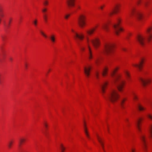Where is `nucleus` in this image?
<instances>
[{"instance_id":"bf43d9fd","label":"nucleus","mask_w":152,"mask_h":152,"mask_svg":"<svg viewBox=\"0 0 152 152\" xmlns=\"http://www.w3.org/2000/svg\"><path fill=\"white\" fill-rule=\"evenodd\" d=\"M50 71V70H49L48 71V72Z\"/></svg>"},{"instance_id":"9b49d317","label":"nucleus","mask_w":152,"mask_h":152,"mask_svg":"<svg viewBox=\"0 0 152 152\" xmlns=\"http://www.w3.org/2000/svg\"><path fill=\"white\" fill-rule=\"evenodd\" d=\"M90 41L96 48H97L99 47L100 45V43L99 40L98 38L92 39Z\"/></svg>"},{"instance_id":"7c9ffc66","label":"nucleus","mask_w":152,"mask_h":152,"mask_svg":"<svg viewBox=\"0 0 152 152\" xmlns=\"http://www.w3.org/2000/svg\"><path fill=\"white\" fill-rule=\"evenodd\" d=\"M118 69V67L116 68L115 69L113 70L111 73V75L113 77L114 76V75H115V72Z\"/></svg>"},{"instance_id":"c03bdc74","label":"nucleus","mask_w":152,"mask_h":152,"mask_svg":"<svg viewBox=\"0 0 152 152\" xmlns=\"http://www.w3.org/2000/svg\"><path fill=\"white\" fill-rule=\"evenodd\" d=\"M1 74H0V85H1L2 83V81L1 80Z\"/></svg>"},{"instance_id":"a211bd4d","label":"nucleus","mask_w":152,"mask_h":152,"mask_svg":"<svg viewBox=\"0 0 152 152\" xmlns=\"http://www.w3.org/2000/svg\"><path fill=\"white\" fill-rule=\"evenodd\" d=\"M75 0H67L66 1L67 5L69 7H73L75 5Z\"/></svg>"},{"instance_id":"f8f14e48","label":"nucleus","mask_w":152,"mask_h":152,"mask_svg":"<svg viewBox=\"0 0 152 152\" xmlns=\"http://www.w3.org/2000/svg\"><path fill=\"white\" fill-rule=\"evenodd\" d=\"M108 83L107 82H104L102 83L101 84L99 85L101 89V90L102 93V94L105 92V88L107 85Z\"/></svg>"},{"instance_id":"a878e982","label":"nucleus","mask_w":152,"mask_h":152,"mask_svg":"<svg viewBox=\"0 0 152 152\" xmlns=\"http://www.w3.org/2000/svg\"><path fill=\"white\" fill-rule=\"evenodd\" d=\"M108 70V69L107 68H104L103 70L102 71V75L103 76H104L106 75L107 73V71Z\"/></svg>"},{"instance_id":"473e14b6","label":"nucleus","mask_w":152,"mask_h":152,"mask_svg":"<svg viewBox=\"0 0 152 152\" xmlns=\"http://www.w3.org/2000/svg\"><path fill=\"white\" fill-rule=\"evenodd\" d=\"M99 61V58H97L94 60L95 63L96 64L98 65Z\"/></svg>"},{"instance_id":"f704fd0d","label":"nucleus","mask_w":152,"mask_h":152,"mask_svg":"<svg viewBox=\"0 0 152 152\" xmlns=\"http://www.w3.org/2000/svg\"><path fill=\"white\" fill-rule=\"evenodd\" d=\"M60 147L61 149V151H63L64 152V151L65 150V148L63 146L62 144H61L60 145Z\"/></svg>"},{"instance_id":"2f4dec72","label":"nucleus","mask_w":152,"mask_h":152,"mask_svg":"<svg viewBox=\"0 0 152 152\" xmlns=\"http://www.w3.org/2000/svg\"><path fill=\"white\" fill-rule=\"evenodd\" d=\"M149 4L150 2H145L144 3V5L146 8H148Z\"/></svg>"},{"instance_id":"0eeeda50","label":"nucleus","mask_w":152,"mask_h":152,"mask_svg":"<svg viewBox=\"0 0 152 152\" xmlns=\"http://www.w3.org/2000/svg\"><path fill=\"white\" fill-rule=\"evenodd\" d=\"M86 16L83 15H81L78 17L77 20V23L81 27H83L86 25L85 19Z\"/></svg>"},{"instance_id":"49530a36","label":"nucleus","mask_w":152,"mask_h":152,"mask_svg":"<svg viewBox=\"0 0 152 152\" xmlns=\"http://www.w3.org/2000/svg\"><path fill=\"white\" fill-rule=\"evenodd\" d=\"M47 11V9L44 8L42 10V11L44 13Z\"/></svg>"},{"instance_id":"e433bc0d","label":"nucleus","mask_w":152,"mask_h":152,"mask_svg":"<svg viewBox=\"0 0 152 152\" xmlns=\"http://www.w3.org/2000/svg\"><path fill=\"white\" fill-rule=\"evenodd\" d=\"M25 140L24 139H21L20 140V144H21L23 142L25 141Z\"/></svg>"},{"instance_id":"6ab92c4d","label":"nucleus","mask_w":152,"mask_h":152,"mask_svg":"<svg viewBox=\"0 0 152 152\" xmlns=\"http://www.w3.org/2000/svg\"><path fill=\"white\" fill-rule=\"evenodd\" d=\"M119 9L118 6L116 5L114 7V8L112 12H110L109 13V15H112L113 13H116L118 12Z\"/></svg>"},{"instance_id":"412c9836","label":"nucleus","mask_w":152,"mask_h":152,"mask_svg":"<svg viewBox=\"0 0 152 152\" xmlns=\"http://www.w3.org/2000/svg\"><path fill=\"white\" fill-rule=\"evenodd\" d=\"M4 9L2 7L0 6V17H4Z\"/></svg>"},{"instance_id":"f03ea898","label":"nucleus","mask_w":152,"mask_h":152,"mask_svg":"<svg viewBox=\"0 0 152 152\" xmlns=\"http://www.w3.org/2000/svg\"><path fill=\"white\" fill-rule=\"evenodd\" d=\"M103 96L107 101H110L113 103L116 102L119 97L117 91L113 89L110 90L107 96L104 95Z\"/></svg>"},{"instance_id":"58836bf2","label":"nucleus","mask_w":152,"mask_h":152,"mask_svg":"<svg viewBox=\"0 0 152 152\" xmlns=\"http://www.w3.org/2000/svg\"><path fill=\"white\" fill-rule=\"evenodd\" d=\"M70 16V14H66V15L65 16H64V18L65 19H67Z\"/></svg>"},{"instance_id":"79ce46f5","label":"nucleus","mask_w":152,"mask_h":152,"mask_svg":"<svg viewBox=\"0 0 152 152\" xmlns=\"http://www.w3.org/2000/svg\"><path fill=\"white\" fill-rule=\"evenodd\" d=\"M125 99H124L121 101V107H123V103L125 101Z\"/></svg>"},{"instance_id":"864d4df0","label":"nucleus","mask_w":152,"mask_h":152,"mask_svg":"<svg viewBox=\"0 0 152 152\" xmlns=\"http://www.w3.org/2000/svg\"><path fill=\"white\" fill-rule=\"evenodd\" d=\"M122 49L124 51H126V49L124 48H123Z\"/></svg>"},{"instance_id":"f257e3e1","label":"nucleus","mask_w":152,"mask_h":152,"mask_svg":"<svg viewBox=\"0 0 152 152\" xmlns=\"http://www.w3.org/2000/svg\"><path fill=\"white\" fill-rule=\"evenodd\" d=\"M143 119V118L141 117L138 118L136 122V126L137 129L140 133V137L142 142L144 151L146 152V136L144 134L141 132V129L140 127V123Z\"/></svg>"},{"instance_id":"2eb2a0df","label":"nucleus","mask_w":152,"mask_h":152,"mask_svg":"<svg viewBox=\"0 0 152 152\" xmlns=\"http://www.w3.org/2000/svg\"><path fill=\"white\" fill-rule=\"evenodd\" d=\"M96 136L98 141H99L100 144L101 145L103 150L105 152L104 143L103 142L102 139L101 137H100L98 134H97Z\"/></svg>"},{"instance_id":"b1692460","label":"nucleus","mask_w":152,"mask_h":152,"mask_svg":"<svg viewBox=\"0 0 152 152\" xmlns=\"http://www.w3.org/2000/svg\"><path fill=\"white\" fill-rule=\"evenodd\" d=\"M96 28V27L91 29V30H90L89 31H87L86 32L87 33H88V34H89V35H91V34H92L95 31Z\"/></svg>"},{"instance_id":"39448f33","label":"nucleus","mask_w":152,"mask_h":152,"mask_svg":"<svg viewBox=\"0 0 152 152\" xmlns=\"http://www.w3.org/2000/svg\"><path fill=\"white\" fill-rule=\"evenodd\" d=\"M129 16L135 17L139 20L141 19L142 18L141 13L134 8H132L131 10L129 12Z\"/></svg>"},{"instance_id":"de8ad7c7","label":"nucleus","mask_w":152,"mask_h":152,"mask_svg":"<svg viewBox=\"0 0 152 152\" xmlns=\"http://www.w3.org/2000/svg\"><path fill=\"white\" fill-rule=\"evenodd\" d=\"M1 37L2 39V40L3 41H4L5 39V37L4 36H2Z\"/></svg>"},{"instance_id":"f3484780","label":"nucleus","mask_w":152,"mask_h":152,"mask_svg":"<svg viewBox=\"0 0 152 152\" xmlns=\"http://www.w3.org/2000/svg\"><path fill=\"white\" fill-rule=\"evenodd\" d=\"M144 62L143 60L142 59L140 61L139 64H134L133 66L137 68H138V69L140 70H141L142 67V64Z\"/></svg>"},{"instance_id":"393cba45","label":"nucleus","mask_w":152,"mask_h":152,"mask_svg":"<svg viewBox=\"0 0 152 152\" xmlns=\"http://www.w3.org/2000/svg\"><path fill=\"white\" fill-rule=\"evenodd\" d=\"M102 28L106 32H107L108 31V27L107 25L106 24H104L102 26Z\"/></svg>"},{"instance_id":"a18cd8bd","label":"nucleus","mask_w":152,"mask_h":152,"mask_svg":"<svg viewBox=\"0 0 152 152\" xmlns=\"http://www.w3.org/2000/svg\"><path fill=\"white\" fill-rule=\"evenodd\" d=\"M44 19H45V21H46L47 20V18L46 16L45 15H44Z\"/></svg>"},{"instance_id":"9d476101","label":"nucleus","mask_w":152,"mask_h":152,"mask_svg":"<svg viewBox=\"0 0 152 152\" xmlns=\"http://www.w3.org/2000/svg\"><path fill=\"white\" fill-rule=\"evenodd\" d=\"M90 40L89 39L87 38V52L88 55V58L91 59L93 58V55L91 48L89 45V42Z\"/></svg>"},{"instance_id":"6e6552de","label":"nucleus","mask_w":152,"mask_h":152,"mask_svg":"<svg viewBox=\"0 0 152 152\" xmlns=\"http://www.w3.org/2000/svg\"><path fill=\"white\" fill-rule=\"evenodd\" d=\"M145 38L143 36L141 35H138L137 38L136 40L140 45L142 46H143L145 43Z\"/></svg>"},{"instance_id":"8fccbe9b","label":"nucleus","mask_w":152,"mask_h":152,"mask_svg":"<svg viewBox=\"0 0 152 152\" xmlns=\"http://www.w3.org/2000/svg\"><path fill=\"white\" fill-rule=\"evenodd\" d=\"M81 49L82 51H84L85 50V48L83 47H81Z\"/></svg>"},{"instance_id":"603ef678","label":"nucleus","mask_w":152,"mask_h":152,"mask_svg":"<svg viewBox=\"0 0 152 152\" xmlns=\"http://www.w3.org/2000/svg\"><path fill=\"white\" fill-rule=\"evenodd\" d=\"M141 2V1L140 0H139L138 2H137V4H139L140 3V2Z\"/></svg>"},{"instance_id":"cd10ccee","label":"nucleus","mask_w":152,"mask_h":152,"mask_svg":"<svg viewBox=\"0 0 152 152\" xmlns=\"http://www.w3.org/2000/svg\"><path fill=\"white\" fill-rule=\"evenodd\" d=\"M124 73L127 77V79L128 80H129L130 78V75L129 74V72L128 71L125 70L124 71Z\"/></svg>"},{"instance_id":"7ed1b4c3","label":"nucleus","mask_w":152,"mask_h":152,"mask_svg":"<svg viewBox=\"0 0 152 152\" xmlns=\"http://www.w3.org/2000/svg\"><path fill=\"white\" fill-rule=\"evenodd\" d=\"M119 76L118 75H116L114 78V82L115 83L117 84L118 89L120 91H122L125 82L122 80L119 79Z\"/></svg>"},{"instance_id":"6e6d98bb","label":"nucleus","mask_w":152,"mask_h":152,"mask_svg":"<svg viewBox=\"0 0 152 152\" xmlns=\"http://www.w3.org/2000/svg\"><path fill=\"white\" fill-rule=\"evenodd\" d=\"M103 8V6H101L100 7V8L101 9H102Z\"/></svg>"},{"instance_id":"a19ab883","label":"nucleus","mask_w":152,"mask_h":152,"mask_svg":"<svg viewBox=\"0 0 152 152\" xmlns=\"http://www.w3.org/2000/svg\"><path fill=\"white\" fill-rule=\"evenodd\" d=\"M147 116L149 118L152 120V115L149 114L147 115Z\"/></svg>"},{"instance_id":"aec40b11","label":"nucleus","mask_w":152,"mask_h":152,"mask_svg":"<svg viewBox=\"0 0 152 152\" xmlns=\"http://www.w3.org/2000/svg\"><path fill=\"white\" fill-rule=\"evenodd\" d=\"M83 127H84V132H85V133L86 136L88 138H89L90 137H89V134H88L87 128L86 125L85 123V122H84Z\"/></svg>"},{"instance_id":"5fc2aeb1","label":"nucleus","mask_w":152,"mask_h":152,"mask_svg":"<svg viewBox=\"0 0 152 152\" xmlns=\"http://www.w3.org/2000/svg\"><path fill=\"white\" fill-rule=\"evenodd\" d=\"M9 59L11 61H12V58H9Z\"/></svg>"},{"instance_id":"c85d7f7f","label":"nucleus","mask_w":152,"mask_h":152,"mask_svg":"<svg viewBox=\"0 0 152 152\" xmlns=\"http://www.w3.org/2000/svg\"><path fill=\"white\" fill-rule=\"evenodd\" d=\"M137 107L139 110L140 111H142L145 109V108L142 107L140 104H138L137 105Z\"/></svg>"},{"instance_id":"c756f323","label":"nucleus","mask_w":152,"mask_h":152,"mask_svg":"<svg viewBox=\"0 0 152 152\" xmlns=\"http://www.w3.org/2000/svg\"><path fill=\"white\" fill-rule=\"evenodd\" d=\"M13 143V141L12 140L10 141L8 143V147L9 148H11L12 145Z\"/></svg>"},{"instance_id":"5701e85b","label":"nucleus","mask_w":152,"mask_h":152,"mask_svg":"<svg viewBox=\"0 0 152 152\" xmlns=\"http://www.w3.org/2000/svg\"><path fill=\"white\" fill-rule=\"evenodd\" d=\"M150 137L152 138V124L150 125L149 127Z\"/></svg>"},{"instance_id":"dca6fc26","label":"nucleus","mask_w":152,"mask_h":152,"mask_svg":"<svg viewBox=\"0 0 152 152\" xmlns=\"http://www.w3.org/2000/svg\"><path fill=\"white\" fill-rule=\"evenodd\" d=\"M140 81L144 86H145L146 84L150 81V80L148 79H143L141 78H140Z\"/></svg>"},{"instance_id":"4c0bfd02","label":"nucleus","mask_w":152,"mask_h":152,"mask_svg":"<svg viewBox=\"0 0 152 152\" xmlns=\"http://www.w3.org/2000/svg\"><path fill=\"white\" fill-rule=\"evenodd\" d=\"M43 3L46 6L48 4V2L47 0H45L44 1Z\"/></svg>"},{"instance_id":"72a5a7b5","label":"nucleus","mask_w":152,"mask_h":152,"mask_svg":"<svg viewBox=\"0 0 152 152\" xmlns=\"http://www.w3.org/2000/svg\"><path fill=\"white\" fill-rule=\"evenodd\" d=\"M37 20H35L33 21V23L35 26H36L37 25Z\"/></svg>"},{"instance_id":"20e7f679","label":"nucleus","mask_w":152,"mask_h":152,"mask_svg":"<svg viewBox=\"0 0 152 152\" xmlns=\"http://www.w3.org/2000/svg\"><path fill=\"white\" fill-rule=\"evenodd\" d=\"M113 46L110 43L105 44L104 46L102 52L106 55H110L113 52Z\"/></svg>"},{"instance_id":"4d7b16f0","label":"nucleus","mask_w":152,"mask_h":152,"mask_svg":"<svg viewBox=\"0 0 152 152\" xmlns=\"http://www.w3.org/2000/svg\"><path fill=\"white\" fill-rule=\"evenodd\" d=\"M131 151L132 152H134V150L133 149H132Z\"/></svg>"},{"instance_id":"09e8293b","label":"nucleus","mask_w":152,"mask_h":152,"mask_svg":"<svg viewBox=\"0 0 152 152\" xmlns=\"http://www.w3.org/2000/svg\"><path fill=\"white\" fill-rule=\"evenodd\" d=\"M11 19H10L9 20L8 26H10V25L11 23Z\"/></svg>"},{"instance_id":"13d9d810","label":"nucleus","mask_w":152,"mask_h":152,"mask_svg":"<svg viewBox=\"0 0 152 152\" xmlns=\"http://www.w3.org/2000/svg\"><path fill=\"white\" fill-rule=\"evenodd\" d=\"M125 120H126V122H128V120L127 119H126Z\"/></svg>"},{"instance_id":"3c124183","label":"nucleus","mask_w":152,"mask_h":152,"mask_svg":"<svg viewBox=\"0 0 152 152\" xmlns=\"http://www.w3.org/2000/svg\"><path fill=\"white\" fill-rule=\"evenodd\" d=\"M25 68H26V69H27V64H26V63H25Z\"/></svg>"},{"instance_id":"ddd939ff","label":"nucleus","mask_w":152,"mask_h":152,"mask_svg":"<svg viewBox=\"0 0 152 152\" xmlns=\"http://www.w3.org/2000/svg\"><path fill=\"white\" fill-rule=\"evenodd\" d=\"M72 31L75 34L74 37L76 38H78L81 40L83 39L84 36L82 34H78L73 30H72Z\"/></svg>"},{"instance_id":"052dcab7","label":"nucleus","mask_w":152,"mask_h":152,"mask_svg":"<svg viewBox=\"0 0 152 152\" xmlns=\"http://www.w3.org/2000/svg\"><path fill=\"white\" fill-rule=\"evenodd\" d=\"M78 8H80V7H78Z\"/></svg>"},{"instance_id":"4be33fe9","label":"nucleus","mask_w":152,"mask_h":152,"mask_svg":"<svg viewBox=\"0 0 152 152\" xmlns=\"http://www.w3.org/2000/svg\"><path fill=\"white\" fill-rule=\"evenodd\" d=\"M49 38L52 42L53 43L55 42L56 41V39L54 35L53 34L51 35L50 37Z\"/></svg>"},{"instance_id":"37998d69","label":"nucleus","mask_w":152,"mask_h":152,"mask_svg":"<svg viewBox=\"0 0 152 152\" xmlns=\"http://www.w3.org/2000/svg\"><path fill=\"white\" fill-rule=\"evenodd\" d=\"M44 125L46 129L48 127V125L46 122H44Z\"/></svg>"},{"instance_id":"bb28decb","label":"nucleus","mask_w":152,"mask_h":152,"mask_svg":"<svg viewBox=\"0 0 152 152\" xmlns=\"http://www.w3.org/2000/svg\"><path fill=\"white\" fill-rule=\"evenodd\" d=\"M132 96L133 99L134 101H136L137 99V98L136 95L134 93L132 92Z\"/></svg>"},{"instance_id":"c9c22d12","label":"nucleus","mask_w":152,"mask_h":152,"mask_svg":"<svg viewBox=\"0 0 152 152\" xmlns=\"http://www.w3.org/2000/svg\"><path fill=\"white\" fill-rule=\"evenodd\" d=\"M41 34L42 36H43L45 38H47V36L42 31H40Z\"/></svg>"},{"instance_id":"423d86ee","label":"nucleus","mask_w":152,"mask_h":152,"mask_svg":"<svg viewBox=\"0 0 152 152\" xmlns=\"http://www.w3.org/2000/svg\"><path fill=\"white\" fill-rule=\"evenodd\" d=\"M121 22V20L117 19L116 22L113 24V29L115 34L118 35L119 34V32L123 30V29L119 26V24Z\"/></svg>"},{"instance_id":"680f3d73","label":"nucleus","mask_w":152,"mask_h":152,"mask_svg":"<svg viewBox=\"0 0 152 152\" xmlns=\"http://www.w3.org/2000/svg\"><path fill=\"white\" fill-rule=\"evenodd\" d=\"M61 152H64L63 151H61Z\"/></svg>"},{"instance_id":"ea45409f","label":"nucleus","mask_w":152,"mask_h":152,"mask_svg":"<svg viewBox=\"0 0 152 152\" xmlns=\"http://www.w3.org/2000/svg\"><path fill=\"white\" fill-rule=\"evenodd\" d=\"M95 76L97 79L99 78V72H96L95 73Z\"/></svg>"},{"instance_id":"4468645a","label":"nucleus","mask_w":152,"mask_h":152,"mask_svg":"<svg viewBox=\"0 0 152 152\" xmlns=\"http://www.w3.org/2000/svg\"><path fill=\"white\" fill-rule=\"evenodd\" d=\"M91 67L90 66H88L85 67L84 68V71L86 76L88 77L90 75V72Z\"/></svg>"},{"instance_id":"1a4fd4ad","label":"nucleus","mask_w":152,"mask_h":152,"mask_svg":"<svg viewBox=\"0 0 152 152\" xmlns=\"http://www.w3.org/2000/svg\"><path fill=\"white\" fill-rule=\"evenodd\" d=\"M152 30V26H150L147 28L146 33L147 39L148 41H150L152 38V34L151 31Z\"/></svg>"}]
</instances>
